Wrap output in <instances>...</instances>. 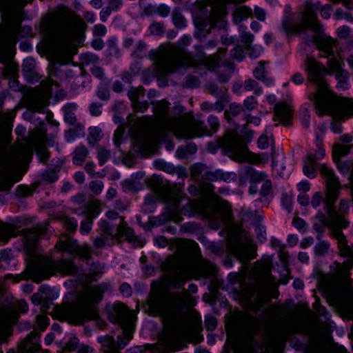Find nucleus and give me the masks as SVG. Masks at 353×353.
<instances>
[{"label":"nucleus","instance_id":"1a4fd4ad","mask_svg":"<svg viewBox=\"0 0 353 353\" xmlns=\"http://www.w3.org/2000/svg\"><path fill=\"white\" fill-rule=\"evenodd\" d=\"M320 170L321 174L323 175L325 181V202L327 208V212L328 218L327 220V224L331 230V234H332V227L331 225V213L334 212L346 221L342 215L347 214L349 212L350 202L347 199H341L339 201V212L334 210V205L339 196V194L341 190V183L338 178L334 174L332 170L330 169L325 164L320 165Z\"/></svg>","mask_w":353,"mask_h":353},{"label":"nucleus","instance_id":"3c124183","mask_svg":"<svg viewBox=\"0 0 353 353\" xmlns=\"http://www.w3.org/2000/svg\"><path fill=\"white\" fill-rule=\"evenodd\" d=\"M36 150L40 161L45 163L49 157V154L46 146L43 144H40L37 146Z\"/></svg>","mask_w":353,"mask_h":353},{"label":"nucleus","instance_id":"a18cd8bd","mask_svg":"<svg viewBox=\"0 0 353 353\" xmlns=\"http://www.w3.org/2000/svg\"><path fill=\"white\" fill-rule=\"evenodd\" d=\"M12 321V319L8 314H3L0 316V337L6 332Z\"/></svg>","mask_w":353,"mask_h":353},{"label":"nucleus","instance_id":"5701e85b","mask_svg":"<svg viewBox=\"0 0 353 353\" xmlns=\"http://www.w3.org/2000/svg\"><path fill=\"white\" fill-rule=\"evenodd\" d=\"M231 221V212L225 209L219 212L210 218V226L213 229H218L222 224H229Z\"/></svg>","mask_w":353,"mask_h":353},{"label":"nucleus","instance_id":"338daca9","mask_svg":"<svg viewBox=\"0 0 353 353\" xmlns=\"http://www.w3.org/2000/svg\"><path fill=\"white\" fill-rule=\"evenodd\" d=\"M128 97L133 103V106L137 107L140 104L138 101L139 90L137 88H131L128 91Z\"/></svg>","mask_w":353,"mask_h":353},{"label":"nucleus","instance_id":"052dcab7","mask_svg":"<svg viewBox=\"0 0 353 353\" xmlns=\"http://www.w3.org/2000/svg\"><path fill=\"white\" fill-rule=\"evenodd\" d=\"M110 156V152L104 148H99L97 152L99 163L103 165Z\"/></svg>","mask_w":353,"mask_h":353},{"label":"nucleus","instance_id":"6e6d98bb","mask_svg":"<svg viewBox=\"0 0 353 353\" xmlns=\"http://www.w3.org/2000/svg\"><path fill=\"white\" fill-rule=\"evenodd\" d=\"M89 188L93 194L98 195L101 194L103 190V183L101 181H93L89 183Z\"/></svg>","mask_w":353,"mask_h":353},{"label":"nucleus","instance_id":"393cba45","mask_svg":"<svg viewBox=\"0 0 353 353\" xmlns=\"http://www.w3.org/2000/svg\"><path fill=\"white\" fill-rule=\"evenodd\" d=\"M123 6L122 0H108V6L100 12V19L105 22L112 12H117Z\"/></svg>","mask_w":353,"mask_h":353},{"label":"nucleus","instance_id":"c85d7f7f","mask_svg":"<svg viewBox=\"0 0 353 353\" xmlns=\"http://www.w3.org/2000/svg\"><path fill=\"white\" fill-rule=\"evenodd\" d=\"M252 14V10L250 8L241 6L235 8L233 12V19L235 23H239L243 20L247 19Z\"/></svg>","mask_w":353,"mask_h":353},{"label":"nucleus","instance_id":"4d7b16f0","mask_svg":"<svg viewBox=\"0 0 353 353\" xmlns=\"http://www.w3.org/2000/svg\"><path fill=\"white\" fill-rule=\"evenodd\" d=\"M49 318L45 315H38L37 316V326L41 330H44L49 325Z\"/></svg>","mask_w":353,"mask_h":353},{"label":"nucleus","instance_id":"cd10ccee","mask_svg":"<svg viewBox=\"0 0 353 353\" xmlns=\"http://www.w3.org/2000/svg\"><path fill=\"white\" fill-rule=\"evenodd\" d=\"M98 341L101 343L103 351L105 353H119L118 347L113 337L104 336L99 337Z\"/></svg>","mask_w":353,"mask_h":353},{"label":"nucleus","instance_id":"ddd939ff","mask_svg":"<svg viewBox=\"0 0 353 353\" xmlns=\"http://www.w3.org/2000/svg\"><path fill=\"white\" fill-rule=\"evenodd\" d=\"M163 269L168 273L167 282L168 285L181 289L188 279V268L179 259L170 257L163 265Z\"/></svg>","mask_w":353,"mask_h":353},{"label":"nucleus","instance_id":"4c0bfd02","mask_svg":"<svg viewBox=\"0 0 353 353\" xmlns=\"http://www.w3.org/2000/svg\"><path fill=\"white\" fill-rule=\"evenodd\" d=\"M241 87L243 88V90L253 91L256 95L261 94L263 92L262 88L259 86V83L252 79L245 81Z\"/></svg>","mask_w":353,"mask_h":353},{"label":"nucleus","instance_id":"8fccbe9b","mask_svg":"<svg viewBox=\"0 0 353 353\" xmlns=\"http://www.w3.org/2000/svg\"><path fill=\"white\" fill-rule=\"evenodd\" d=\"M150 31L152 34L155 35H162L165 32V26L163 23L159 22H154L152 23L150 28Z\"/></svg>","mask_w":353,"mask_h":353},{"label":"nucleus","instance_id":"58836bf2","mask_svg":"<svg viewBox=\"0 0 353 353\" xmlns=\"http://www.w3.org/2000/svg\"><path fill=\"white\" fill-rule=\"evenodd\" d=\"M102 131L99 128L92 127L89 128L88 141L90 145H95L102 138Z\"/></svg>","mask_w":353,"mask_h":353},{"label":"nucleus","instance_id":"69168bd1","mask_svg":"<svg viewBox=\"0 0 353 353\" xmlns=\"http://www.w3.org/2000/svg\"><path fill=\"white\" fill-rule=\"evenodd\" d=\"M323 196L321 192H315L311 200V205L314 208L319 207L323 201Z\"/></svg>","mask_w":353,"mask_h":353},{"label":"nucleus","instance_id":"a878e982","mask_svg":"<svg viewBox=\"0 0 353 353\" xmlns=\"http://www.w3.org/2000/svg\"><path fill=\"white\" fill-rule=\"evenodd\" d=\"M292 110L290 107L285 103H280L275 105L274 112L277 119L287 125V122L291 118Z\"/></svg>","mask_w":353,"mask_h":353},{"label":"nucleus","instance_id":"423d86ee","mask_svg":"<svg viewBox=\"0 0 353 353\" xmlns=\"http://www.w3.org/2000/svg\"><path fill=\"white\" fill-rule=\"evenodd\" d=\"M220 57L215 54L207 57L205 54L192 57L180 47L172 45L161 54L158 63V74L167 75L180 66L198 67L203 65L209 70H214L219 65Z\"/></svg>","mask_w":353,"mask_h":353},{"label":"nucleus","instance_id":"37998d69","mask_svg":"<svg viewBox=\"0 0 353 353\" xmlns=\"http://www.w3.org/2000/svg\"><path fill=\"white\" fill-rule=\"evenodd\" d=\"M252 184H256L267 179V175L261 172H258L250 168L248 172Z\"/></svg>","mask_w":353,"mask_h":353},{"label":"nucleus","instance_id":"5fc2aeb1","mask_svg":"<svg viewBox=\"0 0 353 353\" xmlns=\"http://www.w3.org/2000/svg\"><path fill=\"white\" fill-rule=\"evenodd\" d=\"M64 225L70 232H74L77 228V221L73 217H65L63 219Z\"/></svg>","mask_w":353,"mask_h":353},{"label":"nucleus","instance_id":"c03bdc74","mask_svg":"<svg viewBox=\"0 0 353 353\" xmlns=\"http://www.w3.org/2000/svg\"><path fill=\"white\" fill-rule=\"evenodd\" d=\"M101 212L99 205L95 203L90 204L81 212V214L85 215L87 218L92 220L95 218Z\"/></svg>","mask_w":353,"mask_h":353},{"label":"nucleus","instance_id":"c756f323","mask_svg":"<svg viewBox=\"0 0 353 353\" xmlns=\"http://www.w3.org/2000/svg\"><path fill=\"white\" fill-rule=\"evenodd\" d=\"M88 149L82 145L77 146L72 154V161L74 164L81 165L88 155Z\"/></svg>","mask_w":353,"mask_h":353},{"label":"nucleus","instance_id":"6ab92c4d","mask_svg":"<svg viewBox=\"0 0 353 353\" xmlns=\"http://www.w3.org/2000/svg\"><path fill=\"white\" fill-rule=\"evenodd\" d=\"M56 248L60 251L75 254L82 259L88 260L91 257V250L88 246H80L71 242L60 241L56 245Z\"/></svg>","mask_w":353,"mask_h":353},{"label":"nucleus","instance_id":"aec40b11","mask_svg":"<svg viewBox=\"0 0 353 353\" xmlns=\"http://www.w3.org/2000/svg\"><path fill=\"white\" fill-rule=\"evenodd\" d=\"M40 336L39 334L32 332L28 334L25 340L20 344L21 353H35L41 347L39 341Z\"/></svg>","mask_w":353,"mask_h":353},{"label":"nucleus","instance_id":"7c9ffc66","mask_svg":"<svg viewBox=\"0 0 353 353\" xmlns=\"http://www.w3.org/2000/svg\"><path fill=\"white\" fill-rule=\"evenodd\" d=\"M265 61H260L254 70V75L256 79L265 83L268 85L272 83V79L266 74Z\"/></svg>","mask_w":353,"mask_h":353},{"label":"nucleus","instance_id":"b1692460","mask_svg":"<svg viewBox=\"0 0 353 353\" xmlns=\"http://www.w3.org/2000/svg\"><path fill=\"white\" fill-rule=\"evenodd\" d=\"M36 63L32 57L24 59L22 64L23 75L30 82H34L39 80L38 74L35 70Z\"/></svg>","mask_w":353,"mask_h":353},{"label":"nucleus","instance_id":"4468645a","mask_svg":"<svg viewBox=\"0 0 353 353\" xmlns=\"http://www.w3.org/2000/svg\"><path fill=\"white\" fill-rule=\"evenodd\" d=\"M169 105L170 103L165 101H159L154 108V112L159 119L160 124L166 130L173 132L176 137L179 138L175 130V127H176L177 123L179 121L182 120L185 116L189 115V114H185L177 118L168 117Z\"/></svg>","mask_w":353,"mask_h":353},{"label":"nucleus","instance_id":"2f4dec72","mask_svg":"<svg viewBox=\"0 0 353 353\" xmlns=\"http://www.w3.org/2000/svg\"><path fill=\"white\" fill-rule=\"evenodd\" d=\"M48 105L47 98L43 94L33 97L30 102V108L35 112H41Z\"/></svg>","mask_w":353,"mask_h":353},{"label":"nucleus","instance_id":"f03ea898","mask_svg":"<svg viewBox=\"0 0 353 353\" xmlns=\"http://www.w3.org/2000/svg\"><path fill=\"white\" fill-rule=\"evenodd\" d=\"M305 71L308 81L316 85V92L310 95L314 103L316 113L320 116L330 115L339 120H345L353 116V101L336 95L329 89L325 81L328 70L313 57L307 56Z\"/></svg>","mask_w":353,"mask_h":353},{"label":"nucleus","instance_id":"412c9836","mask_svg":"<svg viewBox=\"0 0 353 353\" xmlns=\"http://www.w3.org/2000/svg\"><path fill=\"white\" fill-rule=\"evenodd\" d=\"M44 234V228L41 226H37L32 228H28L23 230L25 237V245L27 248L33 250L37 241L41 235Z\"/></svg>","mask_w":353,"mask_h":353},{"label":"nucleus","instance_id":"de8ad7c7","mask_svg":"<svg viewBox=\"0 0 353 353\" xmlns=\"http://www.w3.org/2000/svg\"><path fill=\"white\" fill-rule=\"evenodd\" d=\"M12 232L10 227L0 221V241L7 242L11 236Z\"/></svg>","mask_w":353,"mask_h":353},{"label":"nucleus","instance_id":"20e7f679","mask_svg":"<svg viewBox=\"0 0 353 353\" xmlns=\"http://www.w3.org/2000/svg\"><path fill=\"white\" fill-rule=\"evenodd\" d=\"M319 9H320L319 3L313 5L311 2H306L299 8L298 18L300 23H294L290 16H285L282 22V28L288 35L300 34L306 28H310L314 32V35L306 43L307 44L314 43L325 57L332 54V47L335 41L322 31L321 26L318 22L316 15V10Z\"/></svg>","mask_w":353,"mask_h":353},{"label":"nucleus","instance_id":"864d4df0","mask_svg":"<svg viewBox=\"0 0 353 353\" xmlns=\"http://www.w3.org/2000/svg\"><path fill=\"white\" fill-rule=\"evenodd\" d=\"M234 254L236 258L243 262L248 261L250 259L248 256L249 253L247 250L242 246H239L235 249Z\"/></svg>","mask_w":353,"mask_h":353},{"label":"nucleus","instance_id":"774afa93","mask_svg":"<svg viewBox=\"0 0 353 353\" xmlns=\"http://www.w3.org/2000/svg\"><path fill=\"white\" fill-rule=\"evenodd\" d=\"M336 79L339 81L340 83H345L348 77V73L342 68L334 72Z\"/></svg>","mask_w":353,"mask_h":353},{"label":"nucleus","instance_id":"bb28decb","mask_svg":"<svg viewBox=\"0 0 353 353\" xmlns=\"http://www.w3.org/2000/svg\"><path fill=\"white\" fill-rule=\"evenodd\" d=\"M121 222L118 226L117 232H116V240L119 241L121 237L125 236L127 241H134L135 235L133 230L127 226L124 222L123 217H121Z\"/></svg>","mask_w":353,"mask_h":353},{"label":"nucleus","instance_id":"72a5a7b5","mask_svg":"<svg viewBox=\"0 0 353 353\" xmlns=\"http://www.w3.org/2000/svg\"><path fill=\"white\" fill-rule=\"evenodd\" d=\"M208 168L205 165L202 163H197L192 165L190 168L191 176L196 181L202 183L204 176Z\"/></svg>","mask_w":353,"mask_h":353},{"label":"nucleus","instance_id":"473e14b6","mask_svg":"<svg viewBox=\"0 0 353 353\" xmlns=\"http://www.w3.org/2000/svg\"><path fill=\"white\" fill-rule=\"evenodd\" d=\"M99 231L101 235L110 238L112 243H114L116 240V233H114V229L106 221L103 220L99 223Z\"/></svg>","mask_w":353,"mask_h":353},{"label":"nucleus","instance_id":"0eeeda50","mask_svg":"<svg viewBox=\"0 0 353 353\" xmlns=\"http://www.w3.org/2000/svg\"><path fill=\"white\" fill-rule=\"evenodd\" d=\"M217 148H223L230 158L236 161L264 164L269 161V155L266 153L256 154L249 152L243 139L236 132H232L225 138L220 139L208 145L211 152H215Z\"/></svg>","mask_w":353,"mask_h":353},{"label":"nucleus","instance_id":"bf43d9fd","mask_svg":"<svg viewBox=\"0 0 353 353\" xmlns=\"http://www.w3.org/2000/svg\"><path fill=\"white\" fill-rule=\"evenodd\" d=\"M349 149L345 145H335L334 148L333 155L334 158L336 157H340L347 154Z\"/></svg>","mask_w":353,"mask_h":353},{"label":"nucleus","instance_id":"4be33fe9","mask_svg":"<svg viewBox=\"0 0 353 353\" xmlns=\"http://www.w3.org/2000/svg\"><path fill=\"white\" fill-rule=\"evenodd\" d=\"M236 174L233 172H222L220 170L210 172L207 170L202 183L223 180L226 182L236 180Z\"/></svg>","mask_w":353,"mask_h":353},{"label":"nucleus","instance_id":"6e6552de","mask_svg":"<svg viewBox=\"0 0 353 353\" xmlns=\"http://www.w3.org/2000/svg\"><path fill=\"white\" fill-rule=\"evenodd\" d=\"M331 225L332 227V236L337 240L340 254L348 256L347 261L339 263L335 262L332 266L333 272L338 279H345L348 276L349 270L353 267V244L347 245L346 238L341 230L345 228L348 222L345 221L336 213H331Z\"/></svg>","mask_w":353,"mask_h":353},{"label":"nucleus","instance_id":"0e129e2a","mask_svg":"<svg viewBox=\"0 0 353 353\" xmlns=\"http://www.w3.org/2000/svg\"><path fill=\"white\" fill-rule=\"evenodd\" d=\"M92 220L87 218L81 223L80 231L82 234H88L92 229Z\"/></svg>","mask_w":353,"mask_h":353},{"label":"nucleus","instance_id":"603ef678","mask_svg":"<svg viewBox=\"0 0 353 353\" xmlns=\"http://www.w3.org/2000/svg\"><path fill=\"white\" fill-rule=\"evenodd\" d=\"M114 243H112V241H110V238L101 235L97 237L94 241V246L95 248H101L105 245H112Z\"/></svg>","mask_w":353,"mask_h":353},{"label":"nucleus","instance_id":"e433bc0d","mask_svg":"<svg viewBox=\"0 0 353 353\" xmlns=\"http://www.w3.org/2000/svg\"><path fill=\"white\" fill-rule=\"evenodd\" d=\"M168 218L172 219L175 222L179 221V216L180 214V208L179 206L178 198L174 199L171 203L168 204Z\"/></svg>","mask_w":353,"mask_h":353},{"label":"nucleus","instance_id":"13d9d810","mask_svg":"<svg viewBox=\"0 0 353 353\" xmlns=\"http://www.w3.org/2000/svg\"><path fill=\"white\" fill-rule=\"evenodd\" d=\"M245 50L248 51L249 56L254 59L259 57L263 52L261 46H251V45L245 48Z\"/></svg>","mask_w":353,"mask_h":353},{"label":"nucleus","instance_id":"f257e3e1","mask_svg":"<svg viewBox=\"0 0 353 353\" xmlns=\"http://www.w3.org/2000/svg\"><path fill=\"white\" fill-rule=\"evenodd\" d=\"M84 23L74 12L63 10L42 21L41 28L48 39L54 55L61 64L69 63L77 52L73 41L83 30Z\"/></svg>","mask_w":353,"mask_h":353},{"label":"nucleus","instance_id":"9d476101","mask_svg":"<svg viewBox=\"0 0 353 353\" xmlns=\"http://www.w3.org/2000/svg\"><path fill=\"white\" fill-rule=\"evenodd\" d=\"M208 123L209 128L205 125L203 121L194 119L189 114L177 123L175 130L179 138L183 139H192L203 135L211 136L219 130V121L217 117L210 115L208 118Z\"/></svg>","mask_w":353,"mask_h":353},{"label":"nucleus","instance_id":"2eb2a0df","mask_svg":"<svg viewBox=\"0 0 353 353\" xmlns=\"http://www.w3.org/2000/svg\"><path fill=\"white\" fill-rule=\"evenodd\" d=\"M273 283L272 275L266 272L255 290V312L262 309L265 303L270 301V290L273 287Z\"/></svg>","mask_w":353,"mask_h":353},{"label":"nucleus","instance_id":"e2e57ef3","mask_svg":"<svg viewBox=\"0 0 353 353\" xmlns=\"http://www.w3.org/2000/svg\"><path fill=\"white\" fill-rule=\"evenodd\" d=\"M327 66L329 68V74H332L337 70L341 69L340 63L334 59H330L327 61Z\"/></svg>","mask_w":353,"mask_h":353},{"label":"nucleus","instance_id":"f8f14e48","mask_svg":"<svg viewBox=\"0 0 353 353\" xmlns=\"http://www.w3.org/2000/svg\"><path fill=\"white\" fill-rule=\"evenodd\" d=\"M30 26L21 27L17 24L10 26L5 33L6 41L0 43V62L6 64L12 59L11 48L17 41V37H24L31 34Z\"/></svg>","mask_w":353,"mask_h":353},{"label":"nucleus","instance_id":"9b49d317","mask_svg":"<svg viewBox=\"0 0 353 353\" xmlns=\"http://www.w3.org/2000/svg\"><path fill=\"white\" fill-rule=\"evenodd\" d=\"M56 272L62 274L77 275L79 270L72 260L61 259L59 261H47L35 268L34 281L40 283L43 279H48Z\"/></svg>","mask_w":353,"mask_h":353},{"label":"nucleus","instance_id":"dca6fc26","mask_svg":"<svg viewBox=\"0 0 353 353\" xmlns=\"http://www.w3.org/2000/svg\"><path fill=\"white\" fill-rule=\"evenodd\" d=\"M29 155L30 152L27 148H23L21 154L15 157H6L0 153V174L6 179H11L18 163L22 162Z\"/></svg>","mask_w":353,"mask_h":353},{"label":"nucleus","instance_id":"c9c22d12","mask_svg":"<svg viewBox=\"0 0 353 353\" xmlns=\"http://www.w3.org/2000/svg\"><path fill=\"white\" fill-rule=\"evenodd\" d=\"M51 291L52 290L48 287L41 286L39 292L32 294L31 298L32 303L37 305H40L45 299L49 298L48 294L51 292Z\"/></svg>","mask_w":353,"mask_h":353},{"label":"nucleus","instance_id":"79ce46f5","mask_svg":"<svg viewBox=\"0 0 353 353\" xmlns=\"http://www.w3.org/2000/svg\"><path fill=\"white\" fill-rule=\"evenodd\" d=\"M172 21L178 28H183L186 26V20L179 8H174L173 10Z\"/></svg>","mask_w":353,"mask_h":353},{"label":"nucleus","instance_id":"ea45409f","mask_svg":"<svg viewBox=\"0 0 353 353\" xmlns=\"http://www.w3.org/2000/svg\"><path fill=\"white\" fill-rule=\"evenodd\" d=\"M201 108L203 111L206 112L210 111H217L221 112L224 109V104L219 101L214 103L205 101L201 103Z\"/></svg>","mask_w":353,"mask_h":353},{"label":"nucleus","instance_id":"39448f33","mask_svg":"<svg viewBox=\"0 0 353 353\" xmlns=\"http://www.w3.org/2000/svg\"><path fill=\"white\" fill-rule=\"evenodd\" d=\"M109 288L110 285L106 283L88 287L78 295L74 303H68L60 308V314L76 323H82L85 320L96 319L98 317L97 304Z\"/></svg>","mask_w":353,"mask_h":353},{"label":"nucleus","instance_id":"f3484780","mask_svg":"<svg viewBox=\"0 0 353 353\" xmlns=\"http://www.w3.org/2000/svg\"><path fill=\"white\" fill-rule=\"evenodd\" d=\"M207 4L212 7L211 13L209 17V23L214 27L221 21L226 14L225 5L227 3H241L247 0H203Z\"/></svg>","mask_w":353,"mask_h":353},{"label":"nucleus","instance_id":"680f3d73","mask_svg":"<svg viewBox=\"0 0 353 353\" xmlns=\"http://www.w3.org/2000/svg\"><path fill=\"white\" fill-rule=\"evenodd\" d=\"M242 112H244V109L242 105L239 103H232L230 104L229 110L225 111V113L229 112L232 116L235 117Z\"/></svg>","mask_w":353,"mask_h":353},{"label":"nucleus","instance_id":"a211bd4d","mask_svg":"<svg viewBox=\"0 0 353 353\" xmlns=\"http://www.w3.org/2000/svg\"><path fill=\"white\" fill-rule=\"evenodd\" d=\"M134 314L121 303L113 305L108 311V319L113 323H117L121 326L130 325L133 321Z\"/></svg>","mask_w":353,"mask_h":353},{"label":"nucleus","instance_id":"a19ab883","mask_svg":"<svg viewBox=\"0 0 353 353\" xmlns=\"http://www.w3.org/2000/svg\"><path fill=\"white\" fill-rule=\"evenodd\" d=\"M241 34H240V39L241 43L244 45V48H247L248 46H250L251 43H252L254 40V35L249 32L245 31V26L241 25L239 27Z\"/></svg>","mask_w":353,"mask_h":353},{"label":"nucleus","instance_id":"7ed1b4c3","mask_svg":"<svg viewBox=\"0 0 353 353\" xmlns=\"http://www.w3.org/2000/svg\"><path fill=\"white\" fill-rule=\"evenodd\" d=\"M196 304L194 298L190 295L188 290L183 289L181 292H170L163 296H157L151 301V306L157 310L170 313L174 323V336L166 343L169 351H176L181 347L175 348L173 340H180L189 336L192 332L199 330L201 319L198 314H192L190 319L183 312L185 306H193Z\"/></svg>","mask_w":353,"mask_h":353},{"label":"nucleus","instance_id":"49530a36","mask_svg":"<svg viewBox=\"0 0 353 353\" xmlns=\"http://www.w3.org/2000/svg\"><path fill=\"white\" fill-rule=\"evenodd\" d=\"M330 248V244L326 241H320L314 247V252L316 256L325 255Z\"/></svg>","mask_w":353,"mask_h":353},{"label":"nucleus","instance_id":"f704fd0d","mask_svg":"<svg viewBox=\"0 0 353 353\" xmlns=\"http://www.w3.org/2000/svg\"><path fill=\"white\" fill-rule=\"evenodd\" d=\"M315 159L312 154H307V158L304 161L303 172L304 174L309 178L315 177Z\"/></svg>","mask_w":353,"mask_h":353},{"label":"nucleus","instance_id":"09e8293b","mask_svg":"<svg viewBox=\"0 0 353 353\" xmlns=\"http://www.w3.org/2000/svg\"><path fill=\"white\" fill-rule=\"evenodd\" d=\"M258 102L256 99L253 96L248 97L243 101V108L244 112L245 110L251 111L257 106Z\"/></svg>","mask_w":353,"mask_h":353}]
</instances>
